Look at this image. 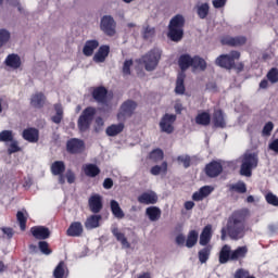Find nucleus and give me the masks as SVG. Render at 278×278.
Listing matches in <instances>:
<instances>
[{
	"mask_svg": "<svg viewBox=\"0 0 278 278\" xmlns=\"http://www.w3.org/2000/svg\"><path fill=\"white\" fill-rule=\"evenodd\" d=\"M247 220V211H237L228 218L227 228L222 229V240L227 238V233L231 240H240L244 238Z\"/></svg>",
	"mask_w": 278,
	"mask_h": 278,
	"instance_id": "nucleus-1",
	"label": "nucleus"
},
{
	"mask_svg": "<svg viewBox=\"0 0 278 278\" xmlns=\"http://www.w3.org/2000/svg\"><path fill=\"white\" fill-rule=\"evenodd\" d=\"M186 20L182 15L174 16L169 22V33L168 38L173 40V42H179L181 38H184V25Z\"/></svg>",
	"mask_w": 278,
	"mask_h": 278,
	"instance_id": "nucleus-2",
	"label": "nucleus"
},
{
	"mask_svg": "<svg viewBox=\"0 0 278 278\" xmlns=\"http://www.w3.org/2000/svg\"><path fill=\"white\" fill-rule=\"evenodd\" d=\"M178 64L181 71H187V68H190V66H192V68H200V71H205L207 67L205 60L199 56L191 58L190 54L180 55Z\"/></svg>",
	"mask_w": 278,
	"mask_h": 278,
	"instance_id": "nucleus-3",
	"label": "nucleus"
},
{
	"mask_svg": "<svg viewBox=\"0 0 278 278\" xmlns=\"http://www.w3.org/2000/svg\"><path fill=\"white\" fill-rule=\"evenodd\" d=\"M160 60H162V50L154 48L147 52L141 58V64H143L146 71H155L157 68V65L160 64Z\"/></svg>",
	"mask_w": 278,
	"mask_h": 278,
	"instance_id": "nucleus-4",
	"label": "nucleus"
},
{
	"mask_svg": "<svg viewBox=\"0 0 278 278\" xmlns=\"http://www.w3.org/2000/svg\"><path fill=\"white\" fill-rule=\"evenodd\" d=\"M258 162H260V159L257 157V154L255 153L243 154L240 174L243 177H251V175H253V168H257Z\"/></svg>",
	"mask_w": 278,
	"mask_h": 278,
	"instance_id": "nucleus-5",
	"label": "nucleus"
},
{
	"mask_svg": "<svg viewBox=\"0 0 278 278\" xmlns=\"http://www.w3.org/2000/svg\"><path fill=\"white\" fill-rule=\"evenodd\" d=\"M94 114H97V109L92 106H88L83 111L78 118V128L80 131H88V129H90V125H92V121H94Z\"/></svg>",
	"mask_w": 278,
	"mask_h": 278,
	"instance_id": "nucleus-6",
	"label": "nucleus"
},
{
	"mask_svg": "<svg viewBox=\"0 0 278 278\" xmlns=\"http://www.w3.org/2000/svg\"><path fill=\"white\" fill-rule=\"evenodd\" d=\"M236 60H240V52L231 51L229 54L219 55L216 59L215 64L222 68H228V71H230V68L236 67Z\"/></svg>",
	"mask_w": 278,
	"mask_h": 278,
	"instance_id": "nucleus-7",
	"label": "nucleus"
},
{
	"mask_svg": "<svg viewBox=\"0 0 278 278\" xmlns=\"http://www.w3.org/2000/svg\"><path fill=\"white\" fill-rule=\"evenodd\" d=\"M175 121H177L176 115L165 114L160 122L161 131H163L164 134H173V131L175 130V127H173Z\"/></svg>",
	"mask_w": 278,
	"mask_h": 278,
	"instance_id": "nucleus-8",
	"label": "nucleus"
},
{
	"mask_svg": "<svg viewBox=\"0 0 278 278\" xmlns=\"http://www.w3.org/2000/svg\"><path fill=\"white\" fill-rule=\"evenodd\" d=\"M100 27L106 36H114L116 34V22H114V17L110 15L102 17Z\"/></svg>",
	"mask_w": 278,
	"mask_h": 278,
	"instance_id": "nucleus-9",
	"label": "nucleus"
},
{
	"mask_svg": "<svg viewBox=\"0 0 278 278\" xmlns=\"http://www.w3.org/2000/svg\"><path fill=\"white\" fill-rule=\"evenodd\" d=\"M136 108H138V104L131 100H127L124 102L121 106V112L117 115V118L129 117L132 116L134 112H136Z\"/></svg>",
	"mask_w": 278,
	"mask_h": 278,
	"instance_id": "nucleus-10",
	"label": "nucleus"
},
{
	"mask_svg": "<svg viewBox=\"0 0 278 278\" xmlns=\"http://www.w3.org/2000/svg\"><path fill=\"white\" fill-rule=\"evenodd\" d=\"M92 98L100 105H108V89L104 87H97L92 91Z\"/></svg>",
	"mask_w": 278,
	"mask_h": 278,
	"instance_id": "nucleus-11",
	"label": "nucleus"
},
{
	"mask_svg": "<svg viewBox=\"0 0 278 278\" xmlns=\"http://www.w3.org/2000/svg\"><path fill=\"white\" fill-rule=\"evenodd\" d=\"M89 210L92 214H99L103 210V199L99 194L89 198Z\"/></svg>",
	"mask_w": 278,
	"mask_h": 278,
	"instance_id": "nucleus-12",
	"label": "nucleus"
},
{
	"mask_svg": "<svg viewBox=\"0 0 278 278\" xmlns=\"http://www.w3.org/2000/svg\"><path fill=\"white\" fill-rule=\"evenodd\" d=\"M138 201L143 205H155L157 203V193L153 191L143 192L138 197Z\"/></svg>",
	"mask_w": 278,
	"mask_h": 278,
	"instance_id": "nucleus-13",
	"label": "nucleus"
},
{
	"mask_svg": "<svg viewBox=\"0 0 278 278\" xmlns=\"http://www.w3.org/2000/svg\"><path fill=\"white\" fill-rule=\"evenodd\" d=\"M84 233V225L80 222H73L66 230L70 238H79Z\"/></svg>",
	"mask_w": 278,
	"mask_h": 278,
	"instance_id": "nucleus-14",
	"label": "nucleus"
},
{
	"mask_svg": "<svg viewBox=\"0 0 278 278\" xmlns=\"http://www.w3.org/2000/svg\"><path fill=\"white\" fill-rule=\"evenodd\" d=\"M30 233L37 240H47V238H49V236H51L49 228L43 227V226H35V227L30 228Z\"/></svg>",
	"mask_w": 278,
	"mask_h": 278,
	"instance_id": "nucleus-15",
	"label": "nucleus"
},
{
	"mask_svg": "<svg viewBox=\"0 0 278 278\" xmlns=\"http://www.w3.org/2000/svg\"><path fill=\"white\" fill-rule=\"evenodd\" d=\"M214 192V187L204 186L192 194L193 201H203L206 197H210Z\"/></svg>",
	"mask_w": 278,
	"mask_h": 278,
	"instance_id": "nucleus-16",
	"label": "nucleus"
},
{
	"mask_svg": "<svg viewBox=\"0 0 278 278\" xmlns=\"http://www.w3.org/2000/svg\"><path fill=\"white\" fill-rule=\"evenodd\" d=\"M205 173L207 177H218V175L223 173V165H220L218 162H211L208 165H206Z\"/></svg>",
	"mask_w": 278,
	"mask_h": 278,
	"instance_id": "nucleus-17",
	"label": "nucleus"
},
{
	"mask_svg": "<svg viewBox=\"0 0 278 278\" xmlns=\"http://www.w3.org/2000/svg\"><path fill=\"white\" fill-rule=\"evenodd\" d=\"M247 43V37H224L222 45H228L229 47H242Z\"/></svg>",
	"mask_w": 278,
	"mask_h": 278,
	"instance_id": "nucleus-18",
	"label": "nucleus"
},
{
	"mask_svg": "<svg viewBox=\"0 0 278 278\" xmlns=\"http://www.w3.org/2000/svg\"><path fill=\"white\" fill-rule=\"evenodd\" d=\"M46 101H47V98L42 92H36L30 97L31 108H36L37 110H40V108H43Z\"/></svg>",
	"mask_w": 278,
	"mask_h": 278,
	"instance_id": "nucleus-19",
	"label": "nucleus"
},
{
	"mask_svg": "<svg viewBox=\"0 0 278 278\" xmlns=\"http://www.w3.org/2000/svg\"><path fill=\"white\" fill-rule=\"evenodd\" d=\"M101 218V215H90L85 222V229L88 231L97 229L100 227Z\"/></svg>",
	"mask_w": 278,
	"mask_h": 278,
	"instance_id": "nucleus-20",
	"label": "nucleus"
},
{
	"mask_svg": "<svg viewBox=\"0 0 278 278\" xmlns=\"http://www.w3.org/2000/svg\"><path fill=\"white\" fill-rule=\"evenodd\" d=\"M67 151L70 153H81V151H84V141L79 139L67 141Z\"/></svg>",
	"mask_w": 278,
	"mask_h": 278,
	"instance_id": "nucleus-21",
	"label": "nucleus"
},
{
	"mask_svg": "<svg viewBox=\"0 0 278 278\" xmlns=\"http://www.w3.org/2000/svg\"><path fill=\"white\" fill-rule=\"evenodd\" d=\"M54 278H68V267L64 261H61L53 270Z\"/></svg>",
	"mask_w": 278,
	"mask_h": 278,
	"instance_id": "nucleus-22",
	"label": "nucleus"
},
{
	"mask_svg": "<svg viewBox=\"0 0 278 278\" xmlns=\"http://www.w3.org/2000/svg\"><path fill=\"white\" fill-rule=\"evenodd\" d=\"M112 233L114 238H116L117 242H121L123 249H130L131 244L127 240V237H125V233L121 232L118 228L114 227L112 228Z\"/></svg>",
	"mask_w": 278,
	"mask_h": 278,
	"instance_id": "nucleus-23",
	"label": "nucleus"
},
{
	"mask_svg": "<svg viewBox=\"0 0 278 278\" xmlns=\"http://www.w3.org/2000/svg\"><path fill=\"white\" fill-rule=\"evenodd\" d=\"M40 132L36 128H27L23 131V138L27 142H38Z\"/></svg>",
	"mask_w": 278,
	"mask_h": 278,
	"instance_id": "nucleus-24",
	"label": "nucleus"
},
{
	"mask_svg": "<svg viewBox=\"0 0 278 278\" xmlns=\"http://www.w3.org/2000/svg\"><path fill=\"white\" fill-rule=\"evenodd\" d=\"M212 240V225H206L200 235L201 247H207Z\"/></svg>",
	"mask_w": 278,
	"mask_h": 278,
	"instance_id": "nucleus-25",
	"label": "nucleus"
},
{
	"mask_svg": "<svg viewBox=\"0 0 278 278\" xmlns=\"http://www.w3.org/2000/svg\"><path fill=\"white\" fill-rule=\"evenodd\" d=\"M110 207L115 218H118L119 220L125 218V212H123V208H121V204H118V201L111 200Z\"/></svg>",
	"mask_w": 278,
	"mask_h": 278,
	"instance_id": "nucleus-26",
	"label": "nucleus"
},
{
	"mask_svg": "<svg viewBox=\"0 0 278 278\" xmlns=\"http://www.w3.org/2000/svg\"><path fill=\"white\" fill-rule=\"evenodd\" d=\"M98 48H99L98 40H88V41H86V43L84 46L83 53L87 58H90V55H92V53H94V50Z\"/></svg>",
	"mask_w": 278,
	"mask_h": 278,
	"instance_id": "nucleus-27",
	"label": "nucleus"
},
{
	"mask_svg": "<svg viewBox=\"0 0 278 278\" xmlns=\"http://www.w3.org/2000/svg\"><path fill=\"white\" fill-rule=\"evenodd\" d=\"M108 55H110V47L101 46L93 56V62H105V58H108Z\"/></svg>",
	"mask_w": 278,
	"mask_h": 278,
	"instance_id": "nucleus-28",
	"label": "nucleus"
},
{
	"mask_svg": "<svg viewBox=\"0 0 278 278\" xmlns=\"http://www.w3.org/2000/svg\"><path fill=\"white\" fill-rule=\"evenodd\" d=\"M29 217V214L27 211H18L16 213V220L20 225L21 231H25L27 229V218Z\"/></svg>",
	"mask_w": 278,
	"mask_h": 278,
	"instance_id": "nucleus-29",
	"label": "nucleus"
},
{
	"mask_svg": "<svg viewBox=\"0 0 278 278\" xmlns=\"http://www.w3.org/2000/svg\"><path fill=\"white\" fill-rule=\"evenodd\" d=\"M231 260V247L225 244L219 252V264H227Z\"/></svg>",
	"mask_w": 278,
	"mask_h": 278,
	"instance_id": "nucleus-30",
	"label": "nucleus"
},
{
	"mask_svg": "<svg viewBox=\"0 0 278 278\" xmlns=\"http://www.w3.org/2000/svg\"><path fill=\"white\" fill-rule=\"evenodd\" d=\"M147 216L155 223V220H160V216H162V211L157 206H150L146 210Z\"/></svg>",
	"mask_w": 278,
	"mask_h": 278,
	"instance_id": "nucleus-31",
	"label": "nucleus"
},
{
	"mask_svg": "<svg viewBox=\"0 0 278 278\" xmlns=\"http://www.w3.org/2000/svg\"><path fill=\"white\" fill-rule=\"evenodd\" d=\"M247 253H249V249H247V247H239L231 251L230 260L232 262L236 260H242L243 257H247Z\"/></svg>",
	"mask_w": 278,
	"mask_h": 278,
	"instance_id": "nucleus-32",
	"label": "nucleus"
},
{
	"mask_svg": "<svg viewBox=\"0 0 278 278\" xmlns=\"http://www.w3.org/2000/svg\"><path fill=\"white\" fill-rule=\"evenodd\" d=\"M83 170L87 177H97L101 169L94 164H86L83 166Z\"/></svg>",
	"mask_w": 278,
	"mask_h": 278,
	"instance_id": "nucleus-33",
	"label": "nucleus"
},
{
	"mask_svg": "<svg viewBox=\"0 0 278 278\" xmlns=\"http://www.w3.org/2000/svg\"><path fill=\"white\" fill-rule=\"evenodd\" d=\"M7 66L10 68H20L21 67V56L17 54H9L5 59Z\"/></svg>",
	"mask_w": 278,
	"mask_h": 278,
	"instance_id": "nucleus-34",
	"label": "nucleus"
},
{
	"mask_svg": "<svg viewBox=\"0 0 278 278\" xmlns=\"http://www.w3.org/2000/svg\"><path fill=\"white\" fill-rule=\"evenodd\" d=\"M185 79H186V74L184 72L178 74V77L176 80V88H175L176 94H184V92H186V86H184Z\"/></svg>",
	"mask_w": 278,
	"mask_h": 278,
	"instance_id": "nucleus-35",
	"label": "nucleus"
},
{
	"mask_svg": "<svg viewBox=\"0 0 278 278\" xmlns=\"http://www.w3.org/2000/svg\"><path fill=\"white\" fill-rule=\"evenodd\" d=\"M213 123L215 125V127H226V123H225V115L223 114V111L218 110L215 111L214 115H213Z\"/></svg>",
	"mask_w": 278,
	"mask_h": 278,
	"instance_id": "nucleus-36",
	"label": "nucleus"
},
{
	"mask_svg": "<svg viewBox=\"0 0 278 278\" xmlns=\"http://www.w3.org/2000/svg\"><path fill=\"white\" fill-rule=\"evenodd\" d=\"M66 170V165L62 161H55L51 165L52 175H62Z\"/></svg>",
	"mask_w": 278,
	"mask_h": 278,
	"instance_id": "nucleus-37",
	"label": "nucleus"
},
{
	"mask_svg": "<svg viewBox=\"0 0 278 278\" xmlns=\"http://www.w3.org/2000/svg\"><path fill=\"white\" fill-rule=\"evenodd\" d=\"M123 129H125V124L123 123L111 125L106 128V134L111 137L118 136Z\"/></svg>",
	"mask_w": 278,
	"mask_h": 278,
	"instance_id": "nucleus-38",
	"label": "nucleus"
},
{
	"mask_svg": "<svg viewBox=\"0 0 278 278\" xmlns=\"http://www.w3.org/2000/svg\"><path fill=\"white\" fill-rule=\"evenodd\" d=\"M199 241V232L197 230H191L187 237L186 247L187 249H192L194 244Z\"/></svg>",
	"mask_w": 278,
	"mask_h": 278,
	"instance_id": "nucleus-39",
	"label": "nucleus"
},
{
	"mask_svg": "<svg viewBox=\"0 0 278 278\" xmlns=\"http://www.w3.org/2000/svg\"><path fill=\"white\" fill-rule=\"evenodd\" d=\"M211 119H212V117L210 116V113L203 112V113L198 114V116L195 117V123L198 125L207 126V125H210Z\"/></svg>",
	"mask_w": 278,
	"mask_h": 278,
	"instance_id": "nucleus-40",
	"label": "nucleus"
},
{
	"mask_svg": "<svg viewBox=\"0 0 278 278\" xmlns=\"http://www.w3.org/2000/svg\"><path fill=\"white\" fill-rule=\"evenodd\" d=\"M197 12L199 18H207V15L210 14V4L202 3L197 7Z\"/></svg>",
	"mask_w": 278,
	"mask_h": 278,
	"instance_id": "nucleus-41",
	"label": "nucleus"
},
{
	"mask_svg": "<svg viewBox=\"0 0 278 278\" xmlns=\"http://www.w3.org/2000/svg\"><path fill=\"white\" fill-rule=\"evenodd\" d=\"M210 253H212L211 247H206L199 251L198 255H199V261L201 262V264H205V262H207L210 260Z\"/></svg>",
	"mask_w": 278,
	"mask_h": 278,
	"instance_id": "nucleus-42",
	"label": "nucleus"
},
{
	"mask_svg": "<svg viewBox=\"0 0 278 278\" xmlns=\"http://www.w3.org/2000/svg\"><path fill=\"white\" fill-rule=\"evenodd\" d=\"M168 170V163L163 162L162 165L153 166L150 170L151 175L157 176L160 173H166Z\"/></svg>",
	"mask_w": 278,
	"mask_h": 278,
	"instance_id": "nucleus-43",
	"label": "nucleus"
},
{
	"mask_svg": "<svg viewBox=\"0 0 278 278\" xmlns=\"http://www.w3.org/2000/svg\"><path fill=\"white\" fill-rule=\"evenodd\" d=\"M14 140V132L12 130H2L0 132V142H12Z\"/></svg>",
	"mask_w": 278,
	"mask_h": 278,
	"instance_id": "nucleus-44",
	"label": "nucleus"
},
{
	"mask_svg": "<svg viewBox=\"0 0 278 278\" xmlns=\"http://www.w3.org/2000/svg\"><path fill=\"white\" fill-rule=\"evenodd\" d=\"M150 160L153 162H162L164 160V151L161 149H155L150 153Z\"/></svg>",
	"mask_w": 278,
	"mask_h": 278,
	"instance_id": "nucleus-45",
	"label": "nucleus"
},
{
	"mask_svg": "<svg viewBox=\"0 0 278 278\" xmlns=\"http://www.w3.org/2000/svg\"><path fill=\"white\" fill-rule=\"evenodd\" d=\"M230 190H235V192H239V194H244V192H247V184L237 182L230 186Z\"/></svg>",
	"mask_w": 278,
	"mask_h": 278,
	"instance_id": "nucleus-46",
	"label": "nucleus"
},
{
	"mask_svg": "<svg viewBox=\"0 0 278 278\" xmlns=\"http://www.w3.org/2000/svg\"><path fill=\"white\" fill-rule=\"evenodd\" d=\"M267 79H268V81H270V84H277V81H278V70L276 67H273L267 73Z\"/></svg>",
	"mask_w": 278,
	"mask_h": 278,
	"instance_id": "nucleus-47",
	"label": "nucleus"
},
{
	"mask_svg": "<svg viewBox=\"0 0 278 278\" xmlns=\"http://www.w3.org/2000/svg\"><path fill=\"white\" fill-rule=\"evenodd\" d=\"M10 40V31L7 29H0V49L3 45H7Z\"/></svg>",
	"mask_w": 278,
	"mask_h": 278,
	"instance_id": "nucleus-48",
	"label": "nucleus"
},
{
	"mask_svg": "<svg viewBox=\"0 0 278 278\" xmlns=\"http://www.w3.org/2000/svg\"><path fill=\"white\" fill-rule=\"evenodd\" d=\"M9 142H11L8 148L9 155H12L13 153H18V151H21V147H18V141L13 139L12 141Z\"/></svg>",
	"mask_w": 278,
	"mask_h": 278,
	"instance_id": "nucleus-49",
	"label": "nucleus"
},
{
	"mask_svg": "<svg viewBox=\"0 0 278 278\" xmlns=\"http://www.w3.org/2000/svg\"><path fill=\"white\" fill-rule=\"evenodd\" d=\"M265 199L269 205H274L278 207V197L275 195L273 192H269L265 195Z\"/></svg>",
	"mask_w": 278,
	"mask_h": 278,
	"instance_id": "nucleus-50",
	"label": "nucleus"
},
{
	"mask_svg": "<svg viewBox=\"0 0 278 278\" xmlns=\"http://www.w3.org/2000/svg\"><path fill=\"white\" fill-rule=\"evenodd\" d=\"M178 164H182L185 168H190V156L189 155H179L177 157Z\"/></svg>",
	"mask_w": 278,
	"mask_h": 278,
	"instance_id": "nucleus-51",
	"label": "nucleus"
},
{
	"mask_svg": "<svg viewBox=\"0 0 278 278\" xmlns=\"http://www.w3.org/2000/svg\"><path fill=\"white\" fill-rule=\"evenodd\" d=\"M39 251H41L43 255H51V250L49 249V243L47 241L39 242Z\"/></svg>",
	"mask_w": 278,
	"mask_h": 278,
	"instance_id": "nucleus-52",
	"label": "nucleus"
},
{
	"mask_svg": "<svg viewBox=\"0 0 278 278\" xmlns=\"http://www.w3.org/2000/svg\"><path fill=\"white\" fill-rule=\"evenodd\" d=\"M134 65V61L131 60H127L124 62V65H123V74L124 75H130L131 74V66Z\"/></svg>",
	"mask_w": 278,
	"mask_h": 278,
	"instance_id": "nucleus-53",
	"label": "nucleus"
},
{
	"mask_svg": "<svg viewBox=\"0 0 278 278\" xmlns=\"http://www.w3.org/2000/svg\"><path fill=\"white\" fill-rule=\"evenodd\" d=\"M275 125L273 124V122H268L267 124H265L264 128H263V136H270V132L273 131Z\"/></svg>",
	"mask_w": 278,
	"mask_h": 278,
	"instance_id": "nucleus-54",
	"label": "nucleus"
},
{
	"mask_svg": "<svg viewBox=\"0 0 278 278\" xmlns=\"http://www.w3.org/2000/svg\"><path fill=\"white\" fill-rule=\"evenodd\" d=\"M269 151H274V153L278 154V139H274L268 144Z\"/></svg>",
	"mask_w": 278,
	"mask_h": 278,
	"instance_id": "nucleus-55",
	"label": "nucleus"
},
{
	"mask_svg": "<svg viewBox=\"0 0 278 278\" xmlns=\"http://www.w3.org/2000/svg\"><path fill=\"white\" fill-rule=\"evenodd\" d=\"M153 34H155V29L151 28V27H146L143 30V38L149 39L151 38V36H153Z\"/></svg>",
	"mask_w": 278,
	"mask_h": 278,
	"instance_id": "nucleus-56",
	"label": "nucleus"
},
{
	"mask_svg": "<svg viewBox=\"0 0 278 278\" xmlns=\"http://www.w3.org/2000/svg\"><path fill=\"white\" fill-rule=\"evenodd\" d=\"M227 3V0H213V8L215 9H220V8H225Z\"/></svg>",
	"mask_w": 278,
	"mask_h": 278,
	"instance_id": "nucleus-57",
	"label": "nucleus"
},
{
	"mask_svg": "<svg viewBox=\"0 0 278 278\" xmlns=\"http://www.w3.org/2000/svg\"><path fill=\"white\" fill-rule=\"evenodd\" d=\"M9 5H13L14 8H17L18 12H23V7H21V2L18 0H5Z\"/></svg>",
	"mask_w": 278,
	"mask_h": 278,
	"instance_id": "nucleus-58",
	"label": "nucleus"
},
{
	"mask_svg": "<svg viewBox=\"0 0 278 278\" xmlns=\"http://www.w3.org/2000/svg\"><path fill=\"white\" fill-rule=\"evenodd\" d=\"M249 277V271L244 269H238L235 274V278H248Z\"/></svg>",
	"mask_w": 278,
	"mask_h": 278,
	"instance_id": "nucleus-59",
	"label": "nucleus"
},
{
	"mask_svg": "<svg viewBox=\"0 0 278 278\" xmlns=\"http://www.w3.org/2000/svg\"><path fill=\"white\" fill-rule=\"evenodd\" d=\"M67 182L75 184V173L73 170L68 169L65 175Z\"/></svg>",
	"mask_w": 278,
	"mask_h": 278,
	"instance_id": "nucleus-60",
	"label": "nucleus"
},
{
	"mask_svg": "<svg viewBox=\"0 0 278 278\" xmlns=\"http://www.w3.org/2000/svg\"><path fill=\"white\" fill-rule=\"evenodd\" d=\"M2 233L7 236V238H12L14 236V230L12 228H2Z\"/></svg>",
	"mask_w": 278,
	"mask_h": 278,
	"instance_id": "nucleus-61",
	"label": "nucleus"
},
{
	"mask_svg": "<svg viewBox=\"0 0 278 278\" xmlns=\"http://www.w3.org/2000/svg\"><path fill=\"white\" fill-rule=\"evenodd\" d=\"M176 243L179 245V247H184V244H186V237L184 235H178L176 237Z\"/></svg>",
	"mask_w": 278,
	"mask_h": 278,
	"instance_id": "nucleus-62",
	"label": "nucleus"
},
{
	"mask_svg": "<svg viewBox=\"0 0 278 278\" xmlns=\"http://www.w3.org/2000/svg\"><path fill=\"white\" fill-rule=\"evenodd\" d=\"M112 186H114V181L111 178H106L103 182V188H105V190H110Z\"/></svg>",
	"mask_w": 278,
	"mask_h": 278,
	"instance_id": "nucleus-63",
	"label": "nucleus"
},
{
	"mask_svg": "<svg viewBox=\"0 0 278 278\" xmlns=\"http://www.w3.org/2000/svg\"><path fill=\"white\" fill-rule=\"evenodd\" d=\"M54 110L56 112V115L62 116L64 114V111L62 110V104H55Z\"/></svg>",
	"mask_w": 278,
	"mask_h": 278,
	"instance_id": "nucleus-64",
	"label": "nucleus"
}]
</instances>
